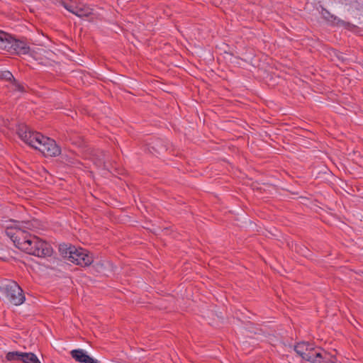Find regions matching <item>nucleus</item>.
Here are the masks:
<instances>
[{
	"instance_id": "1",
	"label": "nucleus",
	"mask_w": 363,
	"mask_h": 363,
	"mask_svg": "<svg viewBox=\"0 0 363 363\" xmlns=\"http://www.w3.org/2000/svg\"><path fill=\"white\" fill-rule=\"evenodd\" d=\"M17 133L26 144L38 150L45 157H55L61 153L60 147L54 140L32 131L25 124L18 125Z\"/></svg>"
},
{
	"instance_id": "2",
	"label": "nucleus",
	"mask_w": 363,
	"mask_h": 363,
	"mask_svg": "<svg viewBox=\"0 0 363 363\" xmlns=\"http://www.w3.org/2000/svg\"><path fill=\"white\" fill-rule=\"evenodd\" d=\"M37 224V220L18 222V225L15 227L7 228L6 234L13 242L17 248L21 251L28 250L29 247L28 241L33 235L28 233L27 230H32L36 227Z\"/></svg>"
},
{
	"instance_id": "3",
	"label": "nucleus",
	"mask_w": 363,
	"mask_h": 363,
	"mask_svg": "<svg viewBox=\"0 0 363 363\" xmlns=\"http://www.w3.org/2000/svg\"><path fill=\"white\" fill-rule=\"evenodd\" d=\"M0 50H5L11 54L30 55L33 52L24 41L17 40L11 35L0 30Z\"/></svg>"
},
{
	"instance_id": "4",
	"label": "nucleus",
	"mask_w": 363,
	"mask_h": 363,
	"mask_svg": "<svg viewBox=\"0 0 363 363\" xmlns=\"http://www.w3.org/2000/svg\"><path fill=\"white\" fill-rule=\"evenodd\" d=\"M0 292L14 306H20L25 301L23 289L13 281L0 286Z\"/></svg>"
},
{
	"instance_id": "5",
	"label": "nucleus",
	"mask_w": 363,
	"mask_h": 363,
	"mask_svg": "<svg viewBox=\"0 0 363 363\" xmlns=\"http://www.w3.org/2000/svg\"><path fill=\"white\" fill-rule=\"evenodd\" d=\"M28 242L29 245L28 249L23 250V252L38 257H50L52 254L53 250L50 245L33 235L30 237Z\"/></svg>"
},
{
	"instance_id": "6",
	"label": "nucleus",
	"mask_w": 363,
	"mask_h": 363,
	"mask_svg": "<svg viewBox=\"0 0 363 363\" xmlns=\"http://www.w3.org/2000/svg\"><path fill=\"white\" fill-rule=\"evenodd\" d=\"M72 255L69 256V262L80 265L82 267H86L93 262V257L89 254V251L82 248H76V250L71 252Z\"/></svg>"
},
{
	"instance_id": "7",
	"label": "nucleus",
	"mask_w": 363,
	"mask_h": 363,
	"mask_svg": "<svg viewBox=\"0 0 363 363\" xmlns=\"http://www.w3.org/2000/svg\"><path fill=\"white\" fill-rule=\"evenodd\" d=\"M346 5L348 6L347 11L352 13L362 14L363 13V0H351Z\"/></svg>"
},
{
	"instance_id": "8",
	"label": "nucleus",
	"mask_w": 363,
	"mask_h": 363,
	"mask_svg": "<svg viewBox=\"0 0 363 363\" xmlns=\"http://www.w3.org/2000/svg\"><path fill=\"white\" fill-rule=\"evenodd\" d=\"M335 357L331 355L330 353L323 350H320V354L317 357L316 363H335Z\"/></svg>"
},
{
	"instance_id": "9",
	"label": "nucleus",
	"mask_w": 363,
	"mask_h": 363,
	"mask_svg": "<svg viewBox=\"0 0 363 363\" xmlns=\"http://www.w3.org/2000/svg\"><path fill=\"white\" fill-rule=\"evenodd\" d=\"M93 9L88 6L79 4L77 5L74 13L78 17H87L93 13Z\"/></svg>"
},
{
	"instance_id": "10",
	"label": "nucleus",
	"mask_w": 363,
	"mask_h": 363,
	"mask_svg": "<svg viewBox=\"0 0 363 363\" xmlns=\"http://www.w3.org/2000/svg\"><path fill=\"white\" fill-rule=\"evenodd\" d=\"M73 250H76V247L72 245H67V244H60L59 245V251L62 256L65 258H67V260H69V256L71 257L72 254L71 252H73Z\"/></svg>"
},
{
	"instance_id": "11",
	"label": "nucleus",
	"mask_w": 363,
	"mask_h": 363,
	"mask_svg": "<svg viewBox=\"0 0 363 363\" xmlns=\"http://www.w3.org/2000/svg\"><path fill=\"white\" fill-rule=\"evenodd\" d=\"M71 356L75 361L84 363L85 358L87 356V353L82 349L73 350L70 352Z\"/></svg>"
},
{
	"instance_id": "12",
	"label": "nucleus",
	"mask_w": 363,
	"mask_h": 363,
	"mask_svg": "<svg viewBox=\"0 0 363 363\" xmlns=\"http://www.w3.org/2000/svg\"><path fill=\"white\" fill-rule=\"evenodd\" d=\"M20 359L23 363H41L36 355L32 352H21Z\"/></svg>"
},
{
	"instance_id": "13",
	"label": "nucleus",
	"mask_w": 363,
	"mask_h": 363,
	"mask_svg": "<svg viewBox=\"0 0 363 363\" xmlns=\"http://www.w3.org/2000/svg\"><path fill=\"white\" fill-rule=\"evenodd\" d=\"M310 346V343L302 342L297 344L294 347L295 352L299 354L303 359L306 356L307 352V347Z\"/></svg>"
},
{
	"instance_id": "14",
	"label": "nucleus",
	"mask_w": 363,
	"mask_h": 363,
	"mask_svg": "<svg viewBox=\"0 0 363 363\" xmlns=\"http://www.w3.org/2000/svg\"><path fill=\"white\" fill-rule=\"evenodd\" d=\"M320 350H321V348L318 347L313 350H309V352H306V356L303 357V359H306L312 363H316L317 357L320 354Z\"/></svg>"
},
{
	"instance_id": "15",
	"label": "nucleus",
	"mask_w": 363,
	"mask_h": 363,
	"mask_svg": "<svg viewBox=\"0 0 363 363\" xmlns=\"http://www.w3.org/2000/svg\"><path fill=\"white\" fill-rule=\"evenodd\" d=\"M321 11L320 13L324 19L329 22H335L337 20V17L331 14L328 10L320 6Z\"/></svg>"
},
{
	"instance_id": "16",
	"label": "nucleus",
	"mask_w": 363,
	"mask_h": 363,
	"mask_svg": "<svg viewBox=\"0 0 363 363\" xmlns=\"http://www.w3.org/2000/svg\"><path fill=\"white\" fill-rule=\"evenodd\" d=\"M21 352H9L6 355V359L8 361L21 360Z\"/></svg>"
},
{
	"instance_id": "17",
	"label": "nucleus",
	"mask_w": 363,
	"mask_h": 363,
	"mask_svg": "<svg viewBox=\"0 0 363 363\" xmlns=\"http://www.w3.org/2000/svg\"><path fill=\"white\" fill-rule=\"evenodd\" d=\"M60 4L68 11L72 13H74L77 5L74 4L72 2L68 3L65 1H62Z\"/></svg>"
},
{
	"instance_id": "18",
	"label": "nucleus",
	"mask_w": 363,
	"mask_h": 363,
	"mask_svg": "<svg viewBox=\"0 0 363 363\" xmlns=\"http://www.w3.org/2000/svg\"><path fill=\"white\" fill-rule=\"evenodd\" d=\"M0 79L11 82V81L13 80L14 77L11 72L3 71L0 72Z\"/></svg>"
},
{
	"instance_id": "19",
	"label": "nucleus",
	"mask_w": 363,
	"mask_h": 363,
	"mask_svg": "<svg viewBox=\"0 0 363 363\" xmlns=\"http://www.w3.org/2000/svg\"><path fill=\"white\" fill-rule=\"evenodd\" d=\"M12 89L13 91H18L21 92H25L24 86L18 82L14 78L13 80L11 81Z\"/></svg>"
},
{
	"instance_id": "20",
	"label": "nucleus",
	"mask_w": 363,
	"mask_h": 363,
	"mask_svg": "<svg viewBox=\"0 0 363 363\" xmlns=\"http://www.w3.org/2000/svg\"><path fill=\"white\" fill-rule=\"evenodd\" d=\"M337 24L342 25V26H344L347 28H350L353 26V25L351 24L350 23L345 22V21H344L342 20H340V19L337 20Z\"/></svg>"
},
{
	"instance_id": "21",
	"label": "nucleus",
	"mask_w": 363,
	"mask_h": 363,
	"mask_svg": "<svg viewBox=\"0 0 363 363\" xmlns=\"http://www.w3.org/2000/svg\"><path fill=\"white\" fill-rule=\"evenodd\" d=\"M84 363H99V362H98V360L92 358L91 357H90L89 355L87 354Z\"/></svg>"
},
{
	"instance_id": "22",
	"label": "nucleus",
	"mask_w": 363,
	"mask_h": 363,
	"mask_svg": "<svg viewBox=\"0 0 363 363\" xmlns=\"http://www.w3.org/2000/svg\"><path fill=\"white\" fill-rule=\"evenodd\" d=\"M315 348L313 347V345L310 344V346L307 347V352H309V350H313Z\"/></svg>"
},
{
	"instance_id": "23",
	"label": "nucleus",
	"mask_w": 363,
	"mask_h": 363,
	"mask_svg": "<svg viewBox=\"0 0 363 363\" xmlns=\"http://www.w3.org/2000/svg\"><path fill=\"white\" fill-rule=\"evenodd\" d=\"M30 140H33V141H35V139L33 138V137H31Z\"/></svg>"
}]
</instances>
